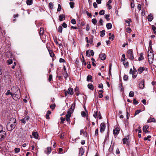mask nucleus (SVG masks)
Wrapping results in <instances>:
<instances>
[{
	"mask_svg": "<svg viewBox=\"0 0 156 156\" xmlns=\"http://www.w3.org/2000/svg\"><path fill=\"white\" fill-rule=\"evenodd\" d=\"M144 80L141 81L139 84V87L140 89H142L144 88Z\"/></svg>",
	"mask_w": 156,
	"mask_h": 156,
	"instance_id": "nucleus-11",
	"label": "nucleus"
},
{
	"mask_svg": "<svg viewBox=\"0 0 156 156\" xmlns=\"http://www.w3.org/2000/svg\"><path fill=\"white\" fill-rule=\"evenodd\" d=\"M141 111V109L136 110L135 112L134 116H135L136 115L139 114Z\"/></svg>",
	"mask_w": 156,
	"mask_h": 156,
	"instance_id": "nucleus-35",
	"label": "nucleus"
},
{
	"mask_svg": "<svg viewBox=\"0 0 156 156\" xmlns=\"http://www.w3.org/2000/svg\"><path fill=\"white\" fill-rule=\"evenodd\" d=\"M108 34H109V38L110 39H112V40H113V38L114 37V35L113 34H112L111 33H109Z\"/></svg>",
	"mask_w": 156,
	"mask_h": 156,
	"instance_id": "nucleus-28",
	"label": "nucleus"
},
{
	"mask_svg": "<svg viewBox=\"0 0 156 156\" xmlns=\"http://www.w3.org/2000/svg\"><path fill=\"white\" fill-rule=\"evenodd\" d=\"M149 126L148 125H145L144 126L143 128V131H145V130H146L148 128Z\"/></svg>",
	"mask_w": 156,
	"mask_h": 156,
	"instance_id": "nucleus-29",
	"label": "nucleus"
},
{
	"mask_svg": "<svg viewBox=\"0 0 156 156\" xmlns=\"http://www.w3.org/2000/svg\"><path fill=\"white\" fill-rule=\"evenodd\" d=\"M155 121V119L154 118H153L151 119H148L147 120V122H154Z\"/></svg>",
	"mask_w": 156,
	"mask_h": 156,
	"instance_id": "nucleus-30",
	"label": "nucleus"
},
{
	"mask_svg": "<svg viewBox=\"0 0 156 156\" xmlns=\"http://www.w3.org/2000/svg\"><path fill=\"white\" fill-rule=\"evenodd\" d=\"M29 117L28 116H26L24 118L22 119H21L20 121L24 124H25L27 122H28L29 119Z\"/></svg>",
	"mask_w": 156,
	"mask_h": 156,
	"instance_id": "nucleus-9",
	"label": "nucleus"
},
{
	"mask_svg": "<svg viewBox=\"0 0 156 156\" xmlns=\"http://www.w3.org/2000/svg\"><path fill=\"white\" fill-rule=\"evenodd\" d=\"M59 20L60 21L64 20L65 19V16L63 14H62L59 16Z\"/></svg>",
	"mask_w": 156,
	"mask_h": 156,
	"instance_id": "nucleus-14",
	"label": "nucleus"
},
{
	"mask_svg": "<svg viewBox=\"0 0 156 156\" xmlns=\"http://www.w3.org/2000/svg\"><path fill=\"white\" fill-rule=\"evenodd\" d=\"M105 30H103L102 31L100 32V36L101 37H103L105 34Z\"/></svg>",
	"mask_w": 156,
	"mask_h": 156,
	"instance_id": "nucleus-27",
	"label": "nucleus"
},
{
	"mask_svg": "<svg viewBox=\"0 0 156 156\" xmlns=\"http://www.w3.org/2000/svg\"><path fill=\"white\" fill-rule=\"evenodd\" d=\"M11 90L13 92V97H12L13 99L16 101L19 100L20 98L19 89L18 87H13L11 88Z\"/></svg>",
	"mask_w": 156,
	"mask_h": 156,
	"instance_id": "nucleus-1",
	"label": "nucleus"
},
{
	"mask_svg": "<svg viewBox=\"0 0 156 156\" xmlns=\"http://www.w3.org/2000/svg\"><path fill=\"white\" fill-rule=\"evenodd\" d=\"M92 77L90 75H88L87 77V80L89 82L90 80L92 79Z\"/></svg>",
	"mask_w": 156,
	"mask_h": 156,
	"instance_id": "nucleus-36",
	"label": "nucleus"
},
{
	"mask_svg": "<svg viewBox=\"0 0 156 156\" xmlns=\"http://www.w3.org/2000/svg\"><path fill=\"white\" fill-rule=\"evenodd\" d=\"M97 115H98V113L97 111H96L94 114L93 115L94 117L95 118H96L97 117Z\"/></svg>",
	"mask_w": 156,
	"mask_h": 156,
	"instance_id": "nucleus-60",
	"label": "nucleus"
},
{
	"mask_svg": "<svg viewBox=\"0 0 156 156\" xmlns=\"http://www.w3.org/2000/svg\"><path fill=\"white\" fill-rule=\"evenodd\" d=\"M85 39L88 43H90L91 44L92 43L93 41V39L92 38H91L89 40H88V38L87 37H86Z\"/></svg>",
	"mask_w": 156,
	"mask_h": 156,
	"instance_id": "nucleus-23",
	"label": "nucleus"
},
{
	"mask_svg": "<svg viewBox=\"0 0 156 156\" xmlns=\"http://www.w3.org/2000/svg\"><path fill=\"white\" fill-rule=\"evenodd\" d=\"M86 13L87 14V15L89 16L90 17H91L92 16V15L91 13H89L88 11H87L86 12Z\"/></svg>",
	"mask_w": 156,
	"mask_h": 156,
	"instance_id": "nucleus-55",
	"label": "nucleus"
},
{
	"mask_svg": "<svg viewBox=\"0 0 156 156\" xmlns=\"http://www.w3.org/2000/svg\"><path fill=\"white\" fill-rule=\"evenodd\" d=\"M44 29L43 28H40V31L39 32V34L40 35H43L44 34Z\"/></svg>",
	"mask_w": 156,
	"mask_h": 156,
	"instance_id": "nucleus-20",
	"label": "nucleus"
},
{
	"mask_svg": "<svg viewBox=\"0 0 156 156\" xmlns=\"http://www.w3.org/2000/svg\"><path fill=\"white\" fill-rule=\"evenodd\" d=\"M72 113L71 112H69L68 111L67 112V114L66 115V119L67 121V122H69V123H70V117L71 116V114Z\"/></svg>",
	"mask_w": 156,
	"mask_h": 156,
	"instance_id": "nucleus-5",
	"label": "nucleus"
},
{
	"mask_svg": "<svg viewBox=\"0 0 156 156\" xmlns=\"http://www.w3.org/2000/svg\"><path fill=\"white\" fill-rule=\"evenodd\" d=\"M127 56L130 59L132 60L134 58L133 52L131 50L127 51Z\"/></svg>",
	"mask_w": 156,
	"mask_h": 156,
	"instance_id": "nucleus-3",
	"label": "nucleus"
},
{
	"mask_svg": "<svg viewBox=\"0 0 156 156\" xmlns=\"http://www.w3.org/2000/svg\"><path fill=\"white\" fill-rule=\"evenodd\" d=\"M147 18H148V21H150V22L152 21L153 19V16L151 14H150L148 16Z\"/></svg>",
	"mask_w": 156,
	"mask_h": 156,
	"instance_id": "nucleus-18",
	"label": "nucleus"
},
{
	"mask_svg": "<svg viewBox=\"0 0 156 156\" xmlns=\"http://www.w3.org/2000/svg\"><path fill=\"white\" fill-rule=\"evenodd\" d=\"M148 58L149 63L151 64L154 59V55L148 56Z\"/></svg>",
	"mask_w": 156,
	"mask_h": 156,
	"instance_id": "nucleus-13",
	"label": "nucleus"
},
{
	"mask_svg": "<svg viewBox=\"0 0 156 156\" xmlns=\"http://www.w3.org/2000/svg\"><path fill=\"white\" fill-rule=\"evenodd\" d=\"M129 137L128 136H126L122 139L123 143L124 144H126L127 145L129 144Z\"/></svg>",
	"mask_w": 156,
	"mask_h": 156,
	"instance_id": "nucleus-8",
	"label": "nucleus"
},
{
	"mask_svg": "<svg viewBox=\"0 0 156 156\" xmlns=\"http://www.w3.org/2000/svg\"><path fill=\"white\" fill-rule=\"evenodd\" d=\"M133 103L134 105H137L138 104V102L134 98L133 100Z\"/></svg>",
	"mask_w": 156,
	"mask_h": 156,
	"instance_id": "nucleus-40",
	"label": "nucleus"
},
{
	"mask_svg": "<svg viewBox=\"0 0 156 156\" xmlns=\"http://www.w3.org/2000/svg\"><path fill=\"white\" fill-rule=\"evenodd\" d=\"M53 4L51 2H50L49 3V7L51 9H52L53 8Z\"/></svg>",
	"mask_w": 156,
	"mask_h": 156,
	"instance_id": "nucleus-42",
	"label": "nucleus"
},
{
	"mask_svg": "<svg viewBox=\"0 0 156 156\" xmlns=\"http://www.w3.org/2000/svg\"><path fill=\"white\" fill-rule=\"evenodd\" d=\"M99 57L102 60H104L106 58V55L104 53H101L99 55Z\"/></svg>",
	"mask_w": 156,
	"mask_h": 156,
	"instance_id": "nucleus-10",
	"label": "nucleus"
},
{
	"mask_svg": "<svg viewBox=\"0 0 156 156\" xmlns=\"http://www.w3.org/2000/svg\"><path fill=\"white\" fill-rule=\"evenodd\" d=\"M27 3L28 5H30L32 4V0H27Z\"/></svg>",
	"mask_w": 156,
	"mask_h": 156,
	"instance_id": "nucleus-31",
	"label": "nucleus"
},
{
	"mask_svg": "<svg viewBox=\"0 0 156 156\" xmlns=\"http://www.w3.org/2000/svg\"><path fill=\"white\" fill-rule=\"evenodd\" d=\"M47 48L50 56L52 57H53L55 56V54L50 49V48H49L47 47Z\"/></svg>",
	"mask_w": 156,
	"mask_h": 156,
	"instance_id": "nucleus-16",
	"label": "nucleus"
},
{
	"mask_svg": "<svg viewBox=\"0 0 156 156\" xmlns=\"http://www.w3.org/2000/svg\"><path fill=\"white\" fill-rule=\"evenodd\" d=\"M105 124L104 122L101 123L100 124V127L101 133H103L105 131Z\"/></svg>",
	"mask_w": 156,
	"mask_h": 156,
	"instance_id": "nucleus-4",
	"label": "nucleus"
},
{
	"mask_svg": "<svg viewBox=\"0 0 156 156\" xmlns=\"http://www.w3.org/2000/svg\"><path fill=\"white\" fill-rule=\"evenodd\" d=\"M61 122L60 123H63L64 122V121L65 120V118L61 117L60 118Z\"/></svg>",
	"mask_w": 156,
	"mask_h": 156,
	"instance_id": "nucleus-43",
	"label": "nucleus"
},
{
	"mask_svg": "<svg viewBox=\"0 0 156 156\" xmlns=\"http://www.w3.org/2000/svg\"><path fill=\"white\" fill-rule=\"evenodd\" d=\"M55 104H54L52 105H51L50 106V108L52 109H54L55 108Z\"/></svg>",
	"mask_w": 156,
	"mask_h": 156,
	"instance_id": "nucleus-48",
	"label": "nucleus"
},
{
	"mask_svg": "<svg viewBox=\"0 0 156 156\" xmlns=\"http://www.w3.org/2000/svg\"><path fill=\"white\" fill-rule=\"evenodd\" d=\"M120 129L118 127H116L113 130V134L114 135H118Z\"/></svg>",
	"mask_w": 156,
	"mask_h": 156,
	"instance_id": "nucleus-12",
	"label": "nucleus"
},
{
	"mask_svg": "<svg viewBox=\"0 0 156 156\" xmlns=\"http://www.w3.org/2000/svg\"><path fill=\"white\" fill-rule=\"evenodd\" d=\"M131 31V29L129 27H127L126 29V31L128 33H130Z\"/></svg>",
	"mask_w": 156,
	"mask_h": 156,
	"instance_id": "nucleus-50",
	"label": "nucleus"
},
{
	"mask_svg": "<svg viewBox=\"0 0 156 156\" xmlns=\"http://www.w3.org/2000/svg\"><path fill=\"white\" fill-rule=\"evenodd\" d=\"M32 135L35 138L37 139L38 138V135L37 132H33Z\"/></svg>",
	"mask_w": 156,
	"mask_h": 156,
	"instance_id": "nucleus-19",
	"label": "nucleus"
},
{
	"mask_svg": "<svg viewBox=\"0 0 156 156\" xmlns=\"http://www.w3.org/2000/svg\"><path fill=\"white\" fill-rule=\"evenodd\" d=\"M71 22L72 23L75 24H76V22L75 19H73L71 20Z\"/></svg>",
	"mask_w": 156,
	"mask_h": 156,
	"instance_id": "nucleus-49",
	"label": "nucleus"
},
{
	"mask_svg": "<svg viewBox=\"0 0 156 156\" xmlns=\"http://www.w3.org/2000/svg\"><path fill=\"white\" fill-rule=\"evenodd\" d=\"M105 19L107 20L108 21L109 20V19L108 18L109 17V15H105Z\"/></svg>",
	"mask_w": 156,
	"mask_h": 156,
	"instance_id": "nucleus-54",
	"label": "nucleus"
},
{
	"mask_svg": "<svg viewBox=\"0 0 156 156\" xmlns=\"http://www.w3.org/2000/svg\"><path fill=\"white\" fill-rule=\"evenodd\" d=\"M61 9L62 8L61 5L59 4H58V7L57 9L58 11H60L61 10Z\"/></svg>",
	"mask_w": 156,
	"mask_h": 156,
	"instance_id": "nucleus-51",
	"label": "nucleus"
},
{
	"mask_svg": "<svg viewBox=\"0 0 156 156\" xmlns=\"http://www.w3.org/2000/svg\"><path fill=\"white\" fill-rule=\"evenodd\" d=\"M140 56L139 57L138 59H139V61H141L142 60H143V59H144V58L143 56V54H142V53H140Z\"/></svg>",
	"mask_w": 156,
	"mask_h": 156,
	"instance_id": "nucleus-32",
	"label": "nucleus"
},
{
	"mask_svg": "<svg viewBox=\"0 0 156 156\" xmlns=\"http://www.w3.org/2000/svg\"><path fill=\"white\" fill-rule=\"evenodd\" d=\"M91 60L92 61V65L94 66H96V64L94 63V62H95V59L93 58H92Z\"/></svg>",
	"mask_w": 156,
	"mask_h": 156,
	"instance_id": "nucleus-41",
	"label": "nucleus"
},
{
	"mask_svg": "<svg viewBox=\"0 0 156 156\" xmlns=\"http://www.w3.org/2000/svg\"><path fill=\"white\" fill-rule=\"evenodd\" d=\"M149 55H154L153 53L151 51L148 50V56Z\"/></svg>",
	"mask_w": 156,
	"mask_h": 156,
	"instance_id": "nucleus-37",
	"label": "nucleus"
},
{
	"mask_svg": "<svg viewBox=\"0 0 156 156\" xmlns=\"http://www.w3.org/2000/svg\"><path fill=\"white\" fill-rule=\"evenodd\" d=\"M13 92L12 93L10 92L9 90H8L5 93V95H11L12 97H13Z\"/></svg>",
	"mask_w": 156,
	"mask_h": 156,
	"instance_id": "nucleus-21",
	"label": "nucleus"
},
{
	"mask_svg": "<svg viewBox=\"0 0 156 156\" xmlns=\"http://www.w3.org/2000/svg\"><path fill=\"white\" fill-rule=\"evenodd\" d=\"M87 87L88 88L91 90H93L94 89L93 85L91 83H89L87 85Z\"/></svg>",
	"mask_w": 156,
	"mask_h": 156,
	"instance_id": "nucleus-24",
	"label": "nucleus"
},
{
	"mask_svg": "<svg viewBox=\"0 0 156 156\" xmlns=\"http://www.w3.org/2000/svg\"><path fill=\"white\" fill-rule=\"evenodd\" d=\"M141 14L143 16H144L145 14V10L144 9H142V10Z\"/></svg>",
	"mask_w": 156,
	"mask_h": 156,
	"instance_id": "nucleus-64",
	"label": "nucleus"
},
{
	"mask_svg": "<svg viewBox=\"0 0 156 156\" xmlns=\"http://www.w3.org/2000/svg\"><path fill=\"white\" fill-rule=\"evenodd\" d=\"M62 28L61 26H59L58 28V32L62 33Z\"/></svg>",
	"mask_w": 156,
	"mask_h": 156,
	"instance_id": "nucleus-38",
	"label": "nucleus"
},
{
	"mask_svg": "<svg viewBox=\"0 0 156 156\" xmlns=\"http://www.w3.org/2000/svg\"><path fill=\"white\" fill-rule=\"evenodd\" d=\"M5 133L4 131H0V140H2L5 137Z\"/></svg>",
	"mask_w": 156,
	"mask_h": 156,
	"instance_id": "nucleus-6",
	"label": "nucleus"
},
{
	"mask_svg": "<svg viewBox=\"0 0 156 156\" xmlns=\"http://www.w3.org/2000/svg\"><path fill=\"white\" fill-rule=\"evenodd\" d=\"M52 76L51 75H50L49 76L48 80L50 81L52 79Z\"/></svg>",
	"mask_w": 156,
	"mask_h": 156,
	"instance_id": "nucleus-62",
	"label": "nucleus"
},
{
	"mask_svg": "<svg viewBox=\"0 0 156 156\" xmlns=\"http://www.w3.org/2000/svg\"><path fill=\"white\" fill-rule=\"evenodd\" d=\"M14 151L15 153H17L20 151V149L19 148H15Z\"/></svg>",
	"mask_w": 156,
	"mask_h": 156,
	"instance_id": "nucleus-45",
	"label": "nucleus"
},
{
	"mask_svg": "<svg viewBox=\"0 0 156 156\" xmlns=\"http://www.w3.org/2000/svg\"><path fill=\"white\" fill-rule=\"evenodd\" d=\"M75 106H76V103L75 102H74L72 104L71 107L69 109V110L68 111L69 112H71V113H73V112L74 110L75 109Z\"/></svg>",
	"mask_w": 156,
	"mask_h": 156,
	"instance_id": "nucleus-7",
	"label": "nucleus"
},
{
	"mask_svg": "<svg viewBox=\"0 0 156 156\" xmlns=\"http://www.w3.org/2000/svg\"><path fill=\"white\" fill-rule=\"evenodd\" d=\"M128 78V76L126 75H125L123 76V79L124 80H127Z\"/></svg>",
	"mask_w": 156,
	"mask_h": 156,
	"instance_id": "nucleus-57",
	"label": "nucleus"
},
{
	"mask_svg": "<svg viewBox=\"0 0 156 156\" xmlns=\"http://www.w3.org/2000/svg\"><path fill=\"white\" fill-rule=\"evenodd\" d=\"M69 5L70 6V7L71 8H74V3L73 2H70L69 3Z\"/></svg>",
	"mask_w": 156,
	"mask_h": 156,
	"instance_id": "nucleus-39",
	"label": "nucleus"
},
{
	"mask_svg": "<svg viewBox=\"0 0 156 156\" xmlns=\"http://www.w3.org/2000/svg\"><path fill=\"white\" fill-rule=\"evenodd\" d=\"M86 55L87 56H90V52L89 50L86 51Z\"/></svg>",
	"mask_w": 156,
	"mask_h": 156,
	"instance_id": "nucleus-58",
	"label": "nucleus"
},
{
	"mask_svg": "<svg viewBox=\"0 0 156 156\" xmlns=\"http://www.w3.org/2000/svg\"><path fill=\"white\" fill-rule=\"evenodd\" d=\"M84 153V151H83V149L82 147H81L79 148V155L80 156H81L83 155Z\"/></svg>",
	"mask_w": 156,
	"mask_h": 156,
	"instance_id": "nucleus-17",
	"label": "nucleus"
},
{
	"mask_svg": "<svg viewBox=\"0 0 156 156\" xmlns=\"http://www.w3.org/2000/svg\"><path fill=\"white\" fill-rule=\"evenodd\" d=\"M151 137V136L150 135H148L147 136V137H144V140H149V141H150L151 140L150 139V138Z\"/></svg>",
	"mask_w": 156,
	"mask_h": 156,
	"instance_id": "nucleus-33",
	"label": "nucleus"
},
{
	"mask_svg": "<svg viewBox=\"0 0 156 156\" xmlns=\"http://www.w3.org/2000/svg\"><path fill=\"white\" fill-rule=\"evenodd\" d=\"M92 22L93 24L95 25L96 23L97 22V21L96 19H93L92 20Z\"/></svg>",
	"mask_w": 156,
	"mask_h": 156,
	"instance_id": "nucleus-46",
	"label": "nucleus"
},
{
	"mask_svg": "<svg viewBox=\"0 0 156 156\" xmlns=\"http://www.w3.org/2000/svg\"><path fill=\"white\" fill-rule=\"evenodd\" d=\"M81 115L83 117H84L86 115V113L84 111L81 112Z\"/></svg>",
	"mask_w": 156,
	"mask_h": 156,
	"instance_id": "nucleus-61",
	"label": "nucleus"
},
{
	"mask_svg": "<svg viewBox=\"0 0 156 156\" xmlns=\"http://www.w3.org/2000/svg\"><path fill=\"white\" fill-rule=\"evenodd\" d=\"M134 95V93L133 91H130L129 94V96L131 97H133Z\"/></svg>",
	"mask_w": 156,
	"mask_h": 156,
	"instance_id": "nucleus-34",
	"label": "nucleus"
},
{
	"mask_svg": "<svg viewBox=\"0 0 156 156\" xmlns=\"http://www.w3.org/2000/svg\"><path fill=\"white\" fill-rule=\"evenodd\" d=\"M10 121L13 122V123L12 124H10V122H9L7 125L6 128L8 131H11L15 127L16 125V120L14 118H12Z\"/></svg>",
	"mask_w": 156,
	"mask_h": 156,
	"instance_id": "nucleus-2",
	"label": "nucleus"
},
{
	"mask_svg": "<svg viewBox=\"0 0 156 156\" xmlns=\"http://www.w3.org/2000/svg\"><path fill=\"white\" fill-rule=\"evenodd\" d=\"M7 63L8 65L11 64L12 63V59H9L7 60Z\"/></svg>",
	"mask_w": 156,
	"mask_h": 156,
	"instance_id": "nucleus-47",
	"label": "nucleus"
},
{
	"mask_svg": "<svg viewBox=\"0 0 156 156\" xmlns=\"http://www.w3.org/2000/svg\"><path fill=\"white\" fill-rule=\"evenodd\" d=\"M59 62H65V60L62 58H60L59 59Z\"/></svg>",
	"mask_w": 156,
	"mask_h": 156,
	"instance_id": "nucleus-56",
	"label": "nucleus"
},
{
	"mask_svg": "<svg viewBox=\"0 0 156 156\" xmlns=\"http://www.w3.org/2000/svg\"><path fill=\"white\" fill-rule=\"evenodd\" d=\"M98 87L99 88H101L102 89L103 88V85L102 83H100L98 85Z\"/></svg>",
	"mask_w": 156,
	"mask_h": 156,
	"instance_id": "nucleus-63",
	"label": "nucleus"
},
{
	"mask_svg": "<svg viewBox=\"0 0 156 156\" xmlns=\"http://www.w3.org/2000/svg\"><path fill=\"white\" fill-rule=\"evenodd\" d=\"M62 26L63 27L65 28H66L67 26V24L64 22L62 23Z\"/></svg>",
	"mask_w": 156,
	"mask_h": 156,
	"instance_id": "nucleus-53",
	"label": "nucleus"
},
{
	"mask_svg": "<svg viewBox=\"0 0 156 156\" xmlns=\"http://www.w3.org/2000/svg\"><path fill=\"white\" fill-rule=\"evenodd\" d=\"M144 70V69L143 67H140L138 69V71L139 72V73L140 74L142 73L143 71Z\"/></svg>",
	"mask_w": 156,
	"mask_h": 156,
	"instance_id": "nucleus-25",
	"label": "nucleus"
},
{
	"mask_svg": "<svg viewBox=\"0 0 156 156\" xmlns=\"http://www.w3.org/2000/svg\"><path fill=\"white\" fill-rule=\"evenodd\" d=\"M105 10H101L99 12L100 15H104L105 14Z\"/></svg>",
	"mask_w": 156,
	"mask_h": 156,
	"instance_id": "nucleus-44",
	"label": "nucleus"
},
{
	"mask_svg": "<svg viewBox=\"0 0 156 156\" xmlns=\"http://www.w3.org/2000/svg\"><path fill=\"white\" fill-rule=\"evenodd\" d=\"M112 66V64H110L109 65V74L111 75V68Z\"/></svg>",
	"mask_w": 156,
	"mask_h": 156,
	"instance_id": "nucleus-52",
	"label": "nucleus"
},
{
	"mask_svg": "<svg viewBox=\"0 0 156 156\" xmlns=\"http://www.w3.org/2000/svg\"><path fill=\"white\" fill-rule=\"evenodd\" d=\"M106 27L108 29H110L112 27V25L111 23H108L106 24Z\"/></svg>",
	"mask_w": 156,
	"mask_h": 156,
	"instance_id": "nucleus-26",
	"label": "nucleus"
},
{
	"mask_svg": "<svg viewBox=\"0 0 156 156\" xmlns=\"http://www.w3.org/2000/svg\"><path fill=\"white\" fill-rule=\"evenodd\" d=\"M51 151V148L50 147H48L47 148V151H45V153L47 154H50Z\"/></svg>",
	"mask_w": 156,
	"mask_h": 156,
	"instance_id": "nucleus-22",
	"label": "nucleus"
},
{
	"mask_svg": "<svg viewBox=\"0 0 156 156\" xmlns=\"http://www.w3.org/2000/svg\"><path fill=\"white\" fill-rule=\"evenodd\" d=\"M156 29V28L155 26H152V29L154 31V33H156V32L155 31Z\"/></svg>",
	"mask_w": 156,
	"mask_h": 156,
	"instance_id": "nucleus-59",
	"label": "nucleus"
},
{
	"mask_svg": "<svg viewBox=\"0 0 156 156\" xmlns=\"http://www.w3.org/2000/svg\"><path fill=\"white\" fill-rule=\"evenodd\" d=\"M73 88H69L68 90L67 93L70 95H72L73 94Z\"/></svg>",
	"mask_w": 156,
	"mask_h": 156,
	"instance_id": "nucleus-15",
	"label": "nucleus"
}]
</instances>
